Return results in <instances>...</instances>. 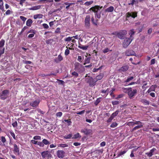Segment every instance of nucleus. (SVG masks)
I'll use <instances>...</instances> for the list:
<instances>
[{"label": "nucleus", "instance_id": "nucleus-1", "mask_svg": "<svg viewBox=\"0 0 159 159\" xmlns=\"http://www.w3.org/2000/svg\"><path fill=\"white\" fill-rule=\"evenodd\" d=\"M102 6H100L98 5H95L91 7L90 10H92L95 13V16L98 19H100L101 17V12L100 10L102 8Z\"/></svg>", "mask_w": 159, "mask_h": 159}, {"label": "nucleus", "instance_id": "nucleus-2", "mask_svg": "<svg viewBox=\"0 0 159 159\" xmlns=\"http://www.w3.org/2000/svg\"><path fill=\"white\" fill-rule=\"evenodd\" d=\"M123 90H127L128 95L130 99H132L136 95L137 93V89H132L130 87L128 89L125 88H122Z\"/></svg>", "mask_w": 159, "mask_h": 159}, {"label": "nucleus", "instance_id": "nucleus-3", "mask_svg": "<svg viewBox=\"0 0 159 159\" xmlns=\"http://www.w3.org/2000/svg\"><path fill=\"white\" fill-rule=\"evenodd\" d=\"M74 70L80 74L83 73L85 71L84 67L78 62L74 64Z\"/></svg>", "mask_w": 159, "mask_h": 159}, {"label": "nucleus", "instance_id": "nucleus-4", "mask_svg": "<svg viewBox=\"0 0 159 159\" xmlns=\"http://www.w3.org/2000/svg\"><path fill=\"white\" fill-rule=\"evenodd\" d=\"M85 81L90 87H93L95 85L97 80L92 77L89 76L87 78H86Z\"/></svg>", "mask_w": 159, "mask_h": 159}, {"label": "nucleus", "instance_id": "nucleus-5", "mask_svg": "<svg viewBox=\"0 0 159 159\" xmlns=\"http://www.w3.org/2000/svg\"><path fill=\"white\" fill-rule=\"evenodd\" d=\"M137 125L135 126L133 129H137L141 128L143 127V123L140 121H136L134 122H129L128 123V125Z\"/></svg>", "mask_w": 159, "mask_h": 159}, {"label": "nucleus", "instance_id": "nucleus-6", "mask_svg": "<svg viewBox=\"0 0 159 159\" xmlns=\"http://www.w3.org/2000/svg\"><path fill=\"white\" fill-rule=\"evenodd\" d=\"M9 93V91L8 90H5L2 92V93L0 95V99L2 100H5L8 97V95Z\"/></svg>", "mask_w": 159, "mask_h": 159}, {"label": "nucleus", "instance_id": "nucleus-7", "mask_svg": "<svg viewBox=\"0 0 159 159\" xmlns=\"http://www.w3.org/2000/svg\"><path fill=\"white\" fill-rule=\"evenodd\" d=\"M133 39L129 38H126L123 43V47L125 48H126L129 45Z\"/></svg>", "mask_w": 159, "mask_h": 159}, {"label": "nucleus", "instance_id": "nucleus-8", "mask_svg": "<svg viewBox=\"0 0 159 159\" xmlns=\"http://www.w3.org/2000/svg\"><path fill=\"white\" fill-rule=\"evenodd\" d=\"M137 13L136 12H128L126 14V20H128V19L131 17L133 18L137 17Z\"/></svg>", "mask_w": 159, "mask_h": 159}, {"label": "nucleus", "instance_id": "nucleus-9", "mask_svg": "<svg viewBox=\"0 0 159 159\" xmlns=\"http://www.w3.org/2000/svg\"><path fill=\"white\" fill-rule=\"evenodd\" d=\"M127 34V31L125 30H120L119 31L118 38L121 39H125V36Z\"/></svg>", "mask_w": 159, "mask_h": 159}, {"label": "nucleus", "instance_id": "nucleus-10", "mask_svg": "<svg viewBox=\"0 0 159 159\" xmlns=\"http://www.w3.org/2000/svg\"><path fill=\"white\" fill-rule=\"evenodd\" d=\"M40 102V100L39 99H37L30 102V105L32 107H36L38 106Z\"/></svg>", "mask_w": 159, "mask_h": 159}, {"label": "nucleus", "instance_id": "nucleus-11", "mask_svg": "<svg viewBox=\"0 0 159 159\" xmlns=\"http://www.w3.org/2000/svg\"><path fill=\"white\" fill-rule=\"evenodd\" d=\"M90 17L89 15H87L85 20V26L87 28H89L90 25Z\"/></svg>", "mask_w": 159, "mask_h": 159}, {"label": "nucleus", "instance_id": "nucleus-12", "mask_svg": "<svg viewBox=\"0 0 159 159\" xmlns=\"http://www.w3.org/2000/svg\"><path fill=\"white\" fill-rule=\"evenodd\" d=\"M129 66L128 65H125L121 67L119 70V71L120 72H124L128 70Z\"/></svg>", "mask_w": 159, "mask_h": 159}, {"label": "nucleus", "instance_id": "nucleus-13", "mask_svg": "<svg viewBox=\"0 0 159 159\" xmlns=\"http://www.w3.org/2000/svg\"><path fill=\"white\" fill-rule=\"evenodd\" d=\"M57 157L59 158H63L65 157V152L63 150H58L56 153Z\"/></svg>", "mask_w": 159, "mask_h": 159}, {"label": "nucleus", "instance_id": "nucleus-14", "mask_svg": "<svg viewBox=\"0 0 159 159\" xmlns=\"http://www.w3.org/2000/svg\"><path fill=\"white\" fill-rule=\"evenodd\" d=\"M125 54L126 56H135L136 54L134 51L132 50H127L125 52Z\"/></svg>", "mask_w": 159, "mask_h": 159}, {"label": "nucleus", "instance_id": "nucleus-15", "mask_svg": "<svg viewBox=\"0 0 159 159\" xmlns=\"http://www.w3.org/2000/svg\"><path fill=\"white\" fill-rule=\"evenodd\" d=\"M134 77L133 76L128 77L126 80L122 82L123 85L125 86H128V83L133 80Z\"/></svg>", "mask_w": 159, "mask_h": 159}, {"label": "nucleus", "instance_id": "nucleus-16", "mask_svg": "<svg viewBox=\"0 0 159 159\" xmlns=\"http://www.w3.org/2000/svg\"><path fill=\"white\" fill-rule=\"evenodd\" d=\"M13 152L15 154H16L18 155H20V149L19 147H18L17 145L15 144L14 145V149H13Z\"/></svg>", "mask_w": 159, "mask_h": 159}, {"label": "nucleus", "instance_id": "nucleus-17", "mask_svg": "<svg viewBox=\"0 0 159 159\" xmlns=\"http://www.w3.org/2000/svg\"><path fill=\"white\" fill-rule=\"evenodd\" d=\"M156 151V149L155 148H153L152 149L150 150L149 152L146 153L145 154L147 155L148 157H151L154 154V152Z\"/></svg>", "mask_w": 159, "mask_h": 159}, {"label": "nucleus", "instance_id": "nucleus-18", "mask_svg": "<svg viewBox=\"0 0 159 159\" xmlns=\"http://www.w3.org/2000/svg\"><path fill=\"white\" fill-rule=\"evenodd\" d=\"M63 60V57L61 54L59 55L57 57L54 59V61L56 63H59Z\"/></svg>", "mask_w": 159, "mask_h": 159}, {"label": "nucleus", "instance_id": "nucleus-19", "mask_svg": "<svg viewBox=\"0 0 159 159\" xmlns=\"http://www.w3.org/2000/svg\"><path fill=\"white\" fill-rule=\"evenodd\" d=\"M41 5H38L34 6L32 7L28 8V9L30 10L34 11L39 9L41 8Z\"/></svg>", "mask_w": 159, "mask_h": 159}, {"label": "nucleus", "instance_id": "nucleus-20", "mask_svg": "<svg viewBox=\"0 0 159 159\" xmlns=\"http://www.w3.org/2000/svg\"><path fill=\"white\" fill-rule=\"evenodd\" d=\"M49 152L48 151H44L41 153L43 158H45L49 156Z\"/></svg>", "mask_w": 159, "mask_h": 159}, {"label": "nucleus", "instance_id": "nucleus-21", "mask_svg": "<svg viewBox=\"0 0 159 159\" xmlns=\"http://www.w3.org/2000/svg\"><path fill=\"white\" fill-rule=\"evenodd\" d=\"M135 33V32L134 31V29L130 30L129 33V34L130 35V37L129 38L133 40L134 37L133 36L134 35Z\"/></svg>", "mask_w": 159, "mask_h": 159}, {"label": "nucleus", "instance_id": "nucleus-22", "mask_svg": "<svg viewBox=\"0 0 159 159\" xmlns=\"http://www.w3.org/2000/svg\"><path fill=\"white\" fill-rule=\"evenodd\" d=\"M81 132L84 133L85 135H90L92 134V130H82Z\"/></svg>", "mask_w": 159, "mask_h": 159}, {"label": "nucleus", "instance_id": "nucleus-23", "mask_svg": "<svg viewBox=\"0 0 159 159\" xmlns=\"http://www.w3.org/2000/svg\"><path fill=\"white\" fill-rule=\"evenodd\" d=\"M91 57H87L86 56V57L84 60V62L83 64L84 65H85L89 63L90 62Z\"/></svg>", "mask_w": 159, "mask_h": 159}, {"label": "nucleus", "instance_id": "nucleus-24", "mask_svg": "<svg viewBox=\"0 0 159 159\" xmlns=\"http://www.w3.org/2000/svg\"><path fill=\"white\" fill-rule=\"evenodd\" d=\"M114 10V7L113 6H110L105 9V11L108 12H112Z\"/></svg>", "mask_w": 159, "mask_h": 159}, {"label": "nucleus", "instance_id": "nucleus-25", "mask_svg": "<svg viewBox=\"0 0 159 159\" xmlns=\"http://www.w3.org/2000/svg\"><path fill=\"white\" fill-rule=\"evenodd\" d=\"M62 122H66V124L68 126L70 125H71V119H69L67 120L65 119L62 120Z\"/></svg>", "mask_w": 159, "mask_h": 159}, {"label": "nucleus", "instance_id": "nucleus-26", "mask_svg": "<svg viewBox=\"0 0 159 159\" xmlns=\"http://www.w3.org/2000/svg\"><path fill=\"white\" fill-rule=\"evenodd\" d=\"M81 136L80 135L79 133H77L76 134H74L73 136L72 137V139H80Z\"/></svg>", "mask_w": 159, "mask_h": 159}, {"label": "nucleus", "instance_id": "nucleus-27", "mask_svg": "<svg viewBox=\"0 0 159 159\" xmlns=\"http://www.w3.org/2000/svg\"><path fill=\"white\" fill-rule=\"evenodd\" d=\"M43 16V15L42 14H39L34 15L33 16V17L34 19H37L42 18Z\"/></svg>", "mask_w": 159, "mask_h": 159}, {"label": "nucleus", "instance_id": "nucleus-28", "mask_svg": "<svg viewBox=\"0 0 159 159\" xmlns=\"http://www.w3.org/2000/svg\"><path fill=\"white\" fill-rule=\"evenodd\" d=\"M79 45L78 46V47L83 50H86L88 48V46H81L80 45H81V44L80 43H79Z\"/></svg>", "mask_w": 159, "mask_h": 159}, {"label": "nucleus", "instance_id": "nucleus-29", "mask_svg": "<svg viewBox=\"0 0 159 159\" xmlns=\"http://www.w3.org/2000/svg\"><path fill=\"white\" fill-rule=\"evenodd\" d=\"M32 22V20L31 19H29L26 21V25L28 26H30Z\"/></svg>", "mask_w": 159, "mask_h": 159}, {"label": "nucleus", "instance_id": "nucleus-30", "mask_svg": "<svg viewBox=\"0 0 159 159\" xmlns=\"http://www.w3.org/2000/svg\"><path fill=\"white\" fill-rule=\"evenodd\" d=\"M141 102L143 103L145 105H148L149 104V101L145 99H142Z\"/></svg>", "mask_w": 159, "mask_h": 159}, {"label": "nucleus", "instance_id": "nucleus-31", "mask_svg": "<svg viewBox=\"0 0 159 159\" xmlns=\"http://www.w3.org/2000/svg\"><path fill=\"white\" fill-rule=\"evenodd\" d=\"M157 87V85L156 84L152 85L150 86L149 88L152 91H155V89Z\"/></svg>", "mask_w": 159, "mask_h": 159}, {"label": "nucleus", "instance_id": "nucleus-32", "mask_svg": "<svg viewBox=\"0 0 159 159\" xmlns=\"http://www.w3.org/2000/svg\"><path fill=\"white\" fill-rule=\"evenodd\" d=\"M84 59V57L83 56L82 57L81 56H78L77 61L80 63H82Z\"/></svg>", "mask_w": 159, "mask_h": 159}, {"label": "nucleus", "instance_id": "nucleus-33", "mask_svg": "<svg viewBox=\"0 0 159 159\" xmlns=\"http://www.w3.org/2000/svg\"><path fill=\"white\" fill-rule=\"evenodd\" d=\"M13 13V11L12 10H8L6 11L5 13L4 14V16H7Z\"/></svg>", "mask_w": 159, "mask_h": 159}, {"label": "nucleus", "instance_id": "nucleus-34", "mask_svg": "<svg viewBox=\"0 0 159 159\" xmlns=\"http://www.w3.org/2000/svg\"><path fill=\"white\" fill-rule=\"evenodd\" d=\"M120 111L119 110H117L115 112L113 113L111 116L114 118L118 114Z\"/></svg>", "mask_w": 159, "mask_h": 159}, {"label": "nucleus", "instance_id": "nucleus-35", "mask_svg": "<svg viewBox=\"0 0 159 159\" xmlns=\"http://www.w3.org/2000/svg\"><path fill=\"white\" fill-rule=\"evenodd\" d=\"M5 43V41L3 39H2L1 41H0V48H3V47L4 46Z\"/></svg>", "mask_w": 159, "mask_h": 159}, {"label": "nucleus", "instance_id": "nucleus-36", "mask_svg": "<svg viewBox=\"0 0 159 159\" xmlns=\"http://www.w3.org/2000/svg\"><path fill=\"white\" fill-rule=\"evenodd\" d=\"M127 151L124 150L123 151H121L120 153H119L117 156V157H120V156L124 155V154L125 153L127 152Z\"/></svg>", "mask_w": 159, "mask_h": 159}, {"label": "nucleus", "instance_id": "nucleus-37", "mask_svg": "<svg viewBox=\"0 0 159 159\" xmlns=\"http://www.w3.org/2000/svg\"><path fill=\"white\" fill-rule=\"evenodd\" d=\"M73 76H74V77L77 78L79 76L78 73L76 71H73L71 74Z\"/></svg>", "mask_w": 159, "mask_h": 159}, {"label": "nucleus", "instance_id": "nucleus-38", "mask_svg": "<svg viewBox=\"0 0 159 159\" xmlns=\"http://www.w3.org/2000/svg\"><path fill=\"white\" fill-rule=\"evenodd\" d=\"M93 2V1L92 0L87 1L84 3V5L86 6H89L92 4Z\"/></svg>", "mask_w": 159, "mask_h": 159}, {"label": "nucleus", "instance_id": "nucleus-39", "mask_svg": "<svg viewBox=\"0 0 159 159\" xmlns=\"http://www.w3.org/2000/svg\"><path fill=\"white\" fill-rule=\"evenodd\" d=\"M91 21L93 24H94V25H97L98 22V20H97L95 21L94 18L93 17L91 18Z\"/></svg>", "mask_w": 159, "mask_h": 159}, {"label": "nucleus", "instance_id": "nucleus-40", "mask_svg": "<svg viewBox=\"0 0 159 159\" xmlns=\"http://www.w3.org/2000/svg\"><path fill=\"white\" fill-rule=\"evenodd\" d=\"M72 137V134H70L68 135H65L63 136V138L64 139H69L71 138V137Z\"/></svg>", "mask_w": 159, "mask_h": 159}, {"label": "nucleus", "instance_id": "nucleus-41", "mask_svg": "<svg viewBox=\"0 0 159 159\" xmlns=\"http://www.w3.org/2000/svg\"><path fill=\"white\" fill-rule=\"evenodd\" d=\"M101 98L100 97L98 98L95 101L94 103V105L97 106L98 105V104L100 102V99H101Z\"/></svg>", "mask_w": 159, "mask_h": 159}, {"label": "nucleus", "instance_id": "nucleus-42", "mask_svg": "<svg viewBox=\"0 0 159 159\" xmlns=\"http://www.w3.org/2000/svg\"><path fill=\"white\" fill-rule=\"evenodd\" d=\"M131 3H129V5H131L132 6L134 4V3H136V2H137V3H138V0H137L135 1V0H130Z\"/></svg>", "mask_w": 159, "mask_h": 159}, {"label": "nucleus", "instance_id": "nucleus-43", "mask_svg": "<svg viewBox=\"0 0 159 159\" xmlns=\"http://www.w3.org/2000/svg\"><path fill=\"white\" fill-rule=\"evenodd\" d=\"M42 142L43 144L45 145H47L50 143L48 140L45 139H43L42 141Z\"/></svg>", "mask_w": 159, "mask_h": 159}, {"label": "nucleus", "instance_id": "nucleus-44", "mask_svg": "<svg viewBox=\"0 0 159 159\" xmlns=\"http://www.w3.org/2000/svg\"><path fill=\"white\" fill-rule=\"evenodd\" d=\"M66 48H67V49H66L65 51V55L66 56H67L69 54L70 51L68 49V48L67 46L66 47Z\"/></svg>", "mask_w": 159, "mask_h": 159}, {"label": "nucleus", "instance_id": "nucleus-45", "mask_svg": "<svg viewBox=\"0 0 159 159\" xmlns=\"http://www.w3.org/2000/svg\"><path fill=\"white\" fill-rule=\"evenodd\" d=\"M102 77H103V76L102 75H98L96 77V80H97V81L98 80H101V79H102Z\"/></svg>", "mask_w": 159, "mask_h": 159}, {"label": "nucleus", "instance_id": "nucleus-46", "mask_svg": "<svg viewBox=\"0 0 159 159\" xmlns=\"http://www.w3.org/2000/svg\"><path fill=\"white\" fill-rule=\"evenodd\" d=\"M73 37H68L64 39V40L66 42H69L72 40Z\"/></svg>", "mask_w": 159, "mask_h": 159}, {"label": "nucleus", "instance_id": "nucleus-47", "mask_svg": "<svg viewBox=\"0 0 159 159\" xmlns=\"http://www.w3.org/2000/svg\"><path fill=\"white\" fill-rule=\"evenodd\" d=\"M33 139L36 140H41V137L38 135L34 136L33 138Z\"/></svg>", "mask_w": 159, "mask_h": 159}, {"label": "nucleus", "instance_id": "nucleus-48", "mask_svg": "<svg viewBox=\"0 0 159 159\" xmlns=\"http://www.w3.org/2000/svg\"><path fill=\"white\" fill-rule=\"evenodd\" d=\"M139 148H138L136 149H134L131 152V153L130 154V157H134V155L133 153V152L134 151H136V150H137Z\"/></svg>", "mask_w": 159, "mask_h": 159}, {"label": "nucleus", "instance_id": "nucleus-49", "mask_svg": "<svg viewBox=\"0 0 159 159\" xmlns=\"http://www.w3.org/2000/svg\"><path fill=\"white\" fill-rule=\"evenodd\" d=\"M117 124L116 122H113V123L111 125V127L112 128H114L117 126Z\"/></svg>", "mask_w": 159, "mask_h": 159}, {"label": "nucleus", "instance_id": "nucleus-50", "mask_svg": "<svg viewBox=\"0 0 159 159\" xmlns=\"http://www.w3.org/2000/svg\"><path fill=\"white\" fill-rule=\"evenodd\" d=\"M85 112V110H82L80 112H78V111L76 112V113L77 114L82 115V114H84V113Z\"/></svg>", "mask_w": 159, "mask_h": 159}, {"label": "nucleus", "instance_id": "nucleus-51", "mask_svg": "<svg viewBox=\"0 0 159 159\" xmlns=\"http://www.w3.org/2000/svg\"><path fill=\"white\" fill-rule=\"evenodd\" d=\"M111 50H110V51H111ZM110 51L109 49L108 48H106L104 49L103 50V52L104 53H106L108 52L109 51Z\"/></svg>", "mask_w": 159, "mask_h": 159}, {"label": "nucleus", "instance_id": "nucleus-52", "mask_svg": "<svg viewBox=\"0 0 159 159\" xmlns=\"http://www.w3.org/2000/svg\"><path fill=\"white\" fill-rule=\"evenodd\" d=\"M62 115V113L61 112H57L56 114V116L57 117H61Z\"/></svg>", "mask_w": 159, "mask_h": 159}, {"label": "nucleus", "instance_id": "nucleus-53", "mask_svg": "<svg viewBox=\"0 0 159 159\" xmlns=\"http://www.w3.org/2000/svg\"><path fill=\"white\" fill-rule=\"evenodd\" d=\"M115 90V89L113 88V89H112L110 91V95L111 96H113V97L114 96V95H113V92Z\"/></svg>", "mask_w": 159, "mask_h": 159}, {"label": "nucleus", "instance_id": "nucleus-54", "mask_svg": "<svg viewBox=\"0 0 159 159\" xmlns=\"http://www.w3.org/2000/svg\"><path fill=\"white\" fill-rule=\"evenodd\" d=\"M112 104L113 105H117L119 103V102L117 101H112Z\"/></svg>", "mask_w": 159, "mask_h": 159}, {"label": "nucleus", "instance_id": "nucleus-55", "mask_svg": "<svg viewBox=\"0 0 159 159\" xmlns=\"http://www.w3.org/2000/svg\"><path fill=\"white\" fill-rule=\"evenodd\" d=\"M20 18L24 22V23L27 19L26 17L22 16H20Z\"/></svg>", "mask_w": 159, "mask_h": 159}, {"label": "nucleus", "instance_id": "nucleus-56", "mask_svg": "<svg viewBox=\"0 0 159 159\" xmlns=\"http://www.w3.org/2000/svg\"><path fill=\"white\" fill-rule=\"evenodd\" d=\"M37 145L42 147H43L44 146V144L43 143L41 142H38Z\"/></svg>", "mask_w": 159, "mask_h": 159}, {"label": "nucleus", "instance_id": "nucleus-57", "mask_svg": "<svg viewBox=\"0 0 159 159\" xmlns=\"http://www.w3.org/2000/svg\"><path fill=\"white\" fill-rule=\"evenodd\" d=\"M155 59L154 58L152 59L151 61L150 65H152L155 64Z\"/></svg>", "mask_w": 159, "mask_h": 159}, {"label": "nucleus", "instance_id": "nucleus-58", "mask_svg": "<svg viewBox=\"0 0 159 159\" xmlns=\"http://www.w3.org/2000/svg\"><path fill=\"white\" fill-rule=\"evenodd\" d=\"M60 146L62 148H65L67 147L68 146V145L66 144H60Z\"/></svg>", "mask_w": 159, "mask_h": 159}, {"label": "nucleus", "instance_id": "nucleus-59", "mask_svg": "<svg viewBox=\"0 0 159 159\" xmlns=\"http://www.w3.org/2000/svg\"><path fill=\"white\" fill-rule=\"evenodd\" d=\"M23 62L25 64H31L32 63V62L28 61H23Z\"/></svg>", "mask_w": 159, "mask_h": 159}, {"label": "nucleus", "instance_id": "nucleus-60", "mask_svg": "<svg viewBox=\"0 0 159 159\" xmlns=\"http://www.w3.org/2000/svg\"><path fill=\"white\" fill-rule=\"evenodd\" d=\"M52 40V39H49L46 40V43L47 44H48L51 43Z\"/></svg>", "mask_w": 159, "mask_h": 159}, {"label": "nucleus", "instance_id": "nucleus-61", "mask_svg": "<svg viewBox=\"0 0 159 159\" xmlns=\"http://www.w3.org/2000/svg\"><path fill=\"white\" fill-rule=\"evenodd\" d=\"M0 9L2 11V12H3L5 11V10L4 8L3 5H0Z\"/></svg>", "mask_w": 159, "mask_h": 159}, {"label": "nucleus", "instance_id": "nucleus-62", "mask_svg": "<svg viewBox=\"0 0 159 159\" xmlns=\"http://www.w3.org/2000/svg\"><path fill=\"white\" fill-rule=\"evenodd\" d=\"M35 34V33H33L30 34L28 36V38H31L33 37L34 36V34Z\"/></svg>", "mask_w": 159, "mask_h": 159}, {"label": "nucleus", "instance_id": "nucleus-63", "mask_svg": "<svg viewBox=\"0 0 159 159\" xmlns=\"http://www.w3.org/2000/svg\"><path fill=\"white\" fill-rule=\"evenodd\" d=\"M43 26L44 28L48 29L49 28V26L47 24L44 23L43 24Z\"/></svg>", "mask_w": 159, "mask_h": 159}, {"label": "nucleus", "instance_id": "nucleus-64", "mask_svg": "<svg viewBox=\"0 0 159 159\" xmlns=\"http://www.w3.org/2000/svg\"><path fill=\"white\" fill-rule=\"evenodd\" d=\"M1 141L3 143H4L6 141V139L5 137L4 136H2L1 137Z\"/></svg>", "mask_w": 159, "mask_h": 159}]
</instances>
